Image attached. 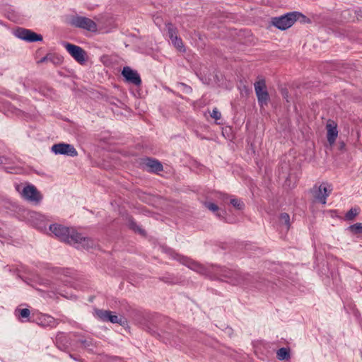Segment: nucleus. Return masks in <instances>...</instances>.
Returning a JSON list of instances; mask_svg holds the SVG:
<instances>
[{
  "mask_svg": "<svg viewBox=\"0 0 362 362\" xmlns=\"http://www.w3.org/2000/svg\"><path fill=\"white\" fill-rule=\"evenodd\" d=\"M49 230L60 240L69 245L81 247L88 250L95 245L94 240L90 238L83 237L75 229L54 223L49 226Z\"/></svg>",
  "mask_w": 362,
  "mask_h": 362,
  "instance_id": "f257e3e1",
  "label": "nucleus"
},
{
  "mask_svg": "<svg viewBox=\"0 0 362 362\" xmlns=\"http://www.w3.org/2000/svg\"><path fill=\"white\" fill-rule=\"evenodd\" d=\"M215 272L219 276L228 279V282L233 285L254 286L259 289L262 288L260 286L255 285L259 282L257 277L248 273H242L238 270L230 269L225 267H218Z\"/></svg>",
  "mask_w": 362,
  "mask_h": 362,
  "instance_id": "f03ea898",
  "label": "nucleus"
},
{
  "mask_svg": "<svg viewBox=\"0 0 362 362\" xmlns=\"http://www.w3.org/2000/svg\"><path fill=\"white\" fill-rule=\"evenodd\" d=\"M333 188L331 184L322 182L320 185H315L310 189L315 200L323 205L327 203V198L332 193Z\"/></svg>",
  "mask_w": 362,
  "mask_h": 362,
  "instance_id": "7ed1b4c3",
  "label": "nucleus"
},
{
  "mask_svg": "<svg viewBox=\"0 0 362 362\" xmlns=\"http://www.w3.org/2000/svg\"><path fill=\"white\" fill-rule=\"evenodd\" d=\"M254 88L259 105L261 107L264 105H267L270 100V97L267 89L265 80L262 78L256 81L254 83Z\"/></svg>",
  "mask_w": 362,
  "mask_h": 362,
  "instance_id": "20e7f679",
  "label": "nucleus"
},
{
  "mask_svg": "<svg viewBox=\"0 0 362 362\" xmlns=\"http://www.w3.org/2000/svg\"><path fill=\"white\" fill-rule=\"evenodd\" d=\"M63 46L65 47L69 54L80 64H83L87 60V53L81 47L67 42H63Z\"/></svg>",
  "mask_w": 362,
  "mask_h": 362,
  "instance_id": "39448f33",
  "label": "nucleus"
},
{
  "mask_svg": "<svg viewBox=\"0 0 362 362\" xmlns=\"http://www.w3.org/2000/svg\"><path fill=\"white\" fill-rule=\"evenodd\" d=\"M71 24L76 28H82L90 32L97 31V24L89 18L76 16L72 18Z\"/></svg>",
  "mask_w": 362,
  "mask_h": 362,
  "instance_id": "423d86ee",
  "label": "nucleus"
},
{
  "mask_svg": "<svg viewBox=\"0 0 362 362\" xmlns=\"http://www.w3.org/2000/svg\"><path fill=\"white\" fill-rule=\"evenodd\" d=\"M293 12L287 13L279 17L272 18V25L278 29L284 30L291 27L296 22Z\"/></svg>",
  "mask_w": 362,
  "mask_h": 362,
  "instance_id": "0eeeda50",
  "label": "nucleus"
},
{
  "mask_svg": "<svg viewBox=\"0 0 362 362\" xmlns=\"http://www.w3.org/2000/svg\"><path fill=\"white\" fill-rule=\"evenodd\" d=\"M94 315L103 322H110L112 323H117L120 325H122L125 322L124 317L114 315L113 313L110 310L95 309L94 310Z\"/></svg>",
  "mask_w": 362,
  "mask_h": 362,
  "instance_id": "6e6552de",
  "label": "nucleus"
},
{
  "mask_svg": "<svg viewBox=\"0 0 362 362\" xmlns=\"http://www.w3.org/2000/svg\"><path fill=\"white\" fill-rule=\"evenodd\" d=\"M14 33L18 38L28 42L42 41L43 39L42 35L24 28H18Z\"/></svg>",
  "mask_w": 362,
  "mask_h": 362,
  "instance_id": "1a4fd4ad",
  "label": "nucleus"
},
{
  "mask_svg": "<svg viewBox=\"0 0 362 362\" xmlns=\"http://www.w3.org/2000/svg\"><path fill=\"white\" fill-rule=\"evenodd\" d=\"M21 194L24 199L35 204L40 203L42 199L40 192L33 185H28L24 187Z\"/></svg>",
  "mask_w": 362,
  "mask_h": 362,
  "instance_id": "9d476101",
  "label": "nucleus"
},
{
  "mask_svg": "<svg viewBox=\"0 0 362 362\" xmlns=\"http://www.w3.org/2000/svg\"><path fill=\"white\" fill-rule=\"evenodd\" d=\"M52 151L57 155H65L70 157H76L78 152L74 146L69 144L59 143L52 146Z\"/></svg>",
  "mask_w": 362,
  "mask_h": 362,
  "instance_id": "9b49d317",
  "label": "nucleus"
},
{
  "mask_svg": "<svg viewBox=\"0 0 362 362\" xmlns=\"http://www.w3.org/2000/svg\"><path fill=\"white\" fill-rule=\"evenodd\" d=\"M173 258L177 259L181 264L187 266L189 269L197 272L198 273L206 274V268L197 263V262L193 261L192 259L188 258L187 257L182 256L178 254H175Z\"/></svg>",
  "mask_w": 362,
  "mask_h": 362,
  "instance_id": "f8f14e48",
  "label": "nucleus"
},
{
  "mask_svg": "<svg viewBox=\"0 0 362 362\" xmlns=\"http://www.w3.org/2000/svg\"><path fill=\"white\" fill-rule=\"evenodd\" d=\"M122 75L125 81L136 86L141 84V79L139 73L131 69L129 66H124L122 71Z\"/></svg>",
  "mask_w": 362,
  "mask_h": 362,
  "instance_id": "ddd939ff",
  "label": "nucleus"
},
{
  "mask_svg": "<svg viewBox=\"0 0 362 362\" xmlns=\"http://www.w3.org/2000/svg\"><path fill=\"white\" fill-rule=\"evenodd\" d=\"M143 164L150 173H158L163 170L162 163L156 158L148 157L144 159Z\"/></svg>",
  "mask_w": 362,
  "mask_h": 362,
  "instance_id": "4468645a",
  "label": "nucleus"
},
{
  "mask_svg": "<svg viewBox=\"0 0 362 362\" xmlns=\"http://www.w3.org/2000/svg\"><path fill=\"white\" fill-rule=\"evenodd\" d=\"M37 324L42 327H54L58 323L53 317L48 315H42L37 317Z\"/></svg>",
  "mask_w": 362,
  "mask_h": 362,
  "instance_id": "2eb2a0df",
  "label": "nucleus"
},
{
  "mask_svg": "<svg viewBox=\"0 0 362 362\" xmlns=\"http://www.w3.org/2000/svg\"><path fill=\"white\" fill-rule=\"evenodd\" d=\"M327 141L329 144L330 146L333 145L336 141V139L338 136V131L337 128V125L334 124V123L331 124L328 123L327 124Z\"/></svg>",
  "mask_w": 362,
  "mask_h": 362,
  "instance_id": "dca6fc26",
  "label": "nucleus"
},
{
  "mask_svg": "<svg viewBox=\"0 0 362 362\" xmlns=\"http://www.w3.org/2000/svg\"><path fill=\"white\" fill-rule=\"evenodd\" d=\"M48 62L52 63L54 65H58L62 64V57L53 53H48L45 57L41 58L37 62V64H42Z\"/></svg>",
  "mask_w": 362,
  "mask_h": 362,
  "instance_id": "f3484780",
  "label": "nucleus"
},
{
  "mask_svg": "<svg viewBox=\"0 0 362 362\" xmlns=\"http://www.w3.org/2000/svg\"><path fill=\"white\" fill-rule=\"evenodd\" d=\"M74 337L77 338V341L81 344L83 348L89 349L95 346L93 338L89 337H83L79 333H74Z\"/></svg>",
  "mask_w": 362,
  "mask_h": 362,
  "instance_id": "a211bd4d",
  "label": "nucleus"
},
{
  "mask_svg": "<svg viewBox=\"0 0 362 362\" xmlns=\"http://www.w3.org/2000/svg\"><path fill=\"white\" fill-rule=\"evenodd\" d=\"M148 332L151 333L152 335L158 337L160 339L163 340L165 344H167L168 342L171 343L170 341V339L171 337V333L169 332L168 331H162L161 334L148 327Z\"/></svg>",
  "mask_w": 362,
  "mask_h": 362,
  "instance_id": "6ab92c4d",
  "label": "nucleus"
},
{
  "mask_svg": "<svg viewBox=\"0 0 362 362\" xmlns=\"http://www.w3.org/2000/svg\"><path fill=\"white\" fill-rule=\"evenodd\" d=\"M165 27L168 31V35L170 40H173V39H175L179 37L177 28L171 23H165Z\"/></svg>",
  "mask_w": 362,
  "mask_h": 362,
  "instance_id": "aec40b11",
  "label": "nucleus"
},
{
  "mask_svg": "<svg viewBox=\"0 0 362 362\" xmlns=\"http://www.w3.org/2000/svg\"><path fill=\"white\" fill-rule=\"evenodd\" d=\"M128 226L130 229L134 230L135 233H138L142 235H145V230L139 226L136 222L132 218L128 220Z\"/></svg>",
  "mask_w": 362,
  "mask_h": 362,
  "instance_id": "412c9836",
  "label": "nucleus"
},
{
  "mask_svg": "<svg viewBox=\"0 0 362 362\" xmlns=\"http://www.w3.org/2000/svg\"><path fill=\"white\" fill-rule=\"evenodd\" d=\"M279 223L284 226L286 230H288L290 228V216L287 213H281L279 217Z\"/></svg>",
  "mask_w": 362,
  "mask_h": 362,
  "instance_id": "4be33fe9",
  "label": "nucleus"
},
{
  "mask_svg": "<svg viewBox=\"0 0 362 362\" xmlns=\"http://www.w3.org/2000/svg\"><path fill=\"white\" fill-rule=\"evenodd\" d=\"M159 279L166 284H175L178 282L177 278L173 274L167 273L163 276L160 277Z\"/></svg>",
  "mask_w": 362,
  "mask_h": 362,
  "instance_id": "5701e85b",
  "label": "nucleus"
},
{
  "mask_svg": "<svg viewBox=\"0 0 362 362\" xmlns=\"http://www.w3.org/2000/svg\"><path fill=\"white\" fill-rule=\"evenodd\" d=\"M171 42H172L173 45L179 52H185L186 49H185V47L184 46L182 40L180 37H177L175 39H173V40H171Z\"/></svg>",
  "mask_w": 362,
  "mask_h": 362,
  "instance_id": "b1692460",
  "label": "nucleus"
},
{
  "mask_svg": "<svg viewBox=\"0 0 362 362\" xmlns=\"http://www.w3.org/2000/svg\"><path fill=\"white\" fill-rule=\"evenodd\" d=\"M276 355H277V358L279 360L282 361V360L288 359L290 356L289 349L284 348V347L280 348L277 351Z\"/></svg>",
  "mask_w": 362,
  "mask_h": 362,
  "instance_id": "393cba45",
  "label": "nucleus"
},
{
  "mask_svg": "<svg viewBox=\"0 0 362 362\" xmlns=\"http://www.w3.org/2000/svg\"><path fill=\"white\" fill-rule=\"evenodd\" d=\"M176 87L177 89H179L180 91H182V93H185V94H190L192 93V88L184 83H181V82H178L176 83Z\"/></svg>",
  "mask_w": 362,
  "mask_h": 362,
  "instance_id": "a878e982",
  "label": "nucleus"
},
{
  "mask_svg": "<svg viewBox=\"0 0 362 362\" xmlns=\"http://www.w3.org/2000/svg\"><path fill=\"white\" fill-rule=\"evenodd\" d=\"M293 18H296V21H299L300 23H310V20L303 13L298 11H293Z\"/></svg>",
  "mask_w": 362,
  "mask_h": 362,
  "instance_id": "bb28decb",
  "label": "nucleus"
},
{
  "mask_svg": "<svg viewBox=\"0 0 362 362\" xmlns=\"http://www.w3.org/2000/svg\"><path fill=\"white\" fill-rule=\"evenodd\" d=\"M230 203L237 209L242 210L245 207L244 202L239 199L237 198H231L230 200Z\"/></svg>",
  "mask_w": 362,
  "mask_h": 362,
  "instance_id": "cd10ccee",
  "label": "nucleus"
},
{
  "mask_svg": "<svg viewBox=\"0 0 362 362\" xmlns=\"http://www.w3.org/2000/svg\"><path fill=\"white\" fill-rule=\"evenodd\" d=\"M358 214V209L351 208L345 215V218L348 221H352Z\"/></svg>",
  "mask_w": 362,
  "mask_h": 362,
  "instance_id": "c85d7f7f",
  "label": "nucleus"
},
{
  "mask_svg": "<svg viewBox=\"0 0 362 362\" xmlns=\"http://www.w3.org/2000/svg\"><path fill=\"white\" fill-rule=\"evenodd\" d=\"M64 339H65V338L63 336L58 335L56 339V344L59 349L63 351H66L68 347L65 344H62Z\"/></svg>",
  "mask_w": 362,
  "mask_h": 362,
  "instance_id": "c756f323",
  "label": "nucleus"
},
{
  "mask_svg": "<svg viewBox=\"0 0 362 362\" xmlns=\"http://www.w3.org/2000/svg\"><path fill=\"white\" fill-rule=\"evenodd\" d=\"M349 228L354 233H362V223H356L354 225L350 226Z\"/></svg>",
  "mask_w": 362,
  "mask_h": 362,
  "instance_id": "7c9ffc66",
  "label": "nucleus"
},
{
  "mask_svg": "<svg viewBox=\"0 0 362 362\" xmlns=\"http://www.w3.org/2000/svg\"><path fill=\"white\" fill-rule=\"evenodd\" d=\"M211 117L216 120H218L221 117V113L219 112L218 108L214 107L212 110V112L211 113Z\"/></svg>",
  "mask_w": 362,
  "mask_h": 362,
  "instance_id": "2f4dec72",
  "label": "nucleus"
},
{
  "mask_svg": "<svg viewBox=\"0 0 362 362\" xmlns=\"http://www.w3.org/2000/svg\"><path fill=\"white\" fill-rule=\"evenodd\" d=\"M205 206L208 209L214 212H216L218 210V206L214 203L206 202Z\"/></svg>",
  "mask_w": 362,
  "mask_h": 362,
  "instance_id": "473e14b6",
  "label": "nucleus"
},
{
  "mask_svg": "<svg viewBox=\"0 0 362 362\" xmlns=\"http://www.w3.org/2000/svg\"><path fill=\"white\" fill-rule=\"evenodd\" d=\"M20 313V316L22 318H28L30 316V312L28 308H23L18 310Z\"/></svg>",
  "mask_w": 362,
  "mask_h": 362,
  "instance_id": "72a5a7b5",
  "label": "nucleus"
},
{
  "mask_svg": "<svg viewBox=\"0 0 362 362\" xmlns=\"http://www.w3.org/2000/svg\"><path fill=\"white\" fill-rule=\"evenodd\" d=\"M346 144L344 141H340L339 143V149L340 151H344L345 149Z\"/></svg>",
  "mask_w": 362,
  "mask_h": 362,
  "instance_id": "f704fd0d",
  "label": "nucleus"
},
{
  "mask_svg": "<svg viewBox=\"0 0 362 362\" xmlns=\"http://www.w3.org/2000/svg\"><path fill=\"white\" fill-rule=\"evenodd\" d=\"M282 95H283V98H285V99H287L288 98V91L287 90H283L282 91Z\"/></svg>",
  "mask_w": 362,
  "mask_h": 362,
  "instance_id": "c9c22d12",
  "label": "nucleus"
},
{
  "mask_svg": "<svg viewBox=\"0 0 362 362\" xmlns=\"http://www.w3.org/2000/svg\"><path fill=\"white\" fill-rule=\"evenodd\" d=\"M229 197H230V196L228 195V194H223V200L228 199Z\"/></svg>",
  "mask_w": 362,
  "mask_h": 362,
  "instance_id": "e433bc0d",
  "label": "nucleus"
},
{
  "mask_svg": "<svg viewBox=\"0 0 362 362\" xmlns=\"http://www.w3.org/2000/svg\"><path fill=\"white\" fill-rule=\"evenodd\" d=\"M69 357L75 361H77L78 359L71 354H69Z\"/></svg>",
  "mask_w": 362,
  "mask_h": 362,
  "instance_id": "4c0bfd02",
  "label": "nucleus"
},
{
  "mask_svg": "<svg viewBox=\"0 0 362 362\" xmlns=\"http://www.w3.org/2000/svg\"><path fill=\"white\" fill-rule=\"evenodd\" d=\"M29 214H30V217H33L34 216L37 215L36 213H35V212H30Z\"/></svg>",
  "mask_w": 362,
  "mask_h": 362,
  "instance_id": "58836bf2",
  "label": "nucleus"
},
{
  "mask_svg": "<svg viewBox=\"0 0 362 362\" xmlns=\"http://www.w3.org/2000/svg\"><path fill=\"white\" fill-rule=\"evenodd\" d=\"M174 324H175V323H174V322H171V323H170V326H172V325H173Z\"/></svg>",
  "mask_w": 362,
  "mask_h": 362,
  "instance_id": "ea45409f",
  "label": "nucleus"
},
{
  "mask_svg": "<svg viewBox=\"0 0 362 362\" xmlns=\"http://www.w3.org/2000/svg\"><path fill=\"white\" fill-rule=\"evenodd\" d=\"M216 215L219 217L221 216V214L219 213H217Z\"/></svg>",
  "mask_w": 362,
  "mask_h": 362,
  "instance_id": "a19ab883",
  "label": "nucleus"
},
{
  "mask_svg": "<svg viewBox=\"0 0 362 362\" xmlns=\"http://www.w3.org/2000/svg\"><path fill=\"white\" fill-rule=\"evenodd\" d=\"M4 170H6V167H3L2 168Z\"/></svg>",
  "mask_w": 362,
  "mask_h": 362,
  "instance_id": "79ce46f5",
  "label": "nucleus"
}]
</instances>
